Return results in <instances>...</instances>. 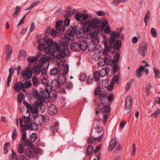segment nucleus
Instances as JSON below:
<instances>
[{
    "label": "nucleus",
    "instance_id": "f257e3e1",
    "mask_svg": "<svg viewBox=\"0 0 160 160\" xmlns=\"http://www.w3.org/2000/svg\"><path fill=\"white\" fill-rule=\"evenodd\" d=\"M108 24V21L104 19L101 22V25L98 27V30L95 31L91 33V50L94 51L95 49L96 46L99 42L98 38V33H103V28Z\"/></svg>",
    "mask_w": 160,
    "mask_h": 160
},
{
    "label": "nucleus",
    "instance_id": "f03ea898",
    "mask_svg": "<svg viewBox=\"0 0 160 160\" xmlns=\"http://www.w3.org/2000/svg\"><path fill=\"white\" fill-rule=\"evenodd\" d=\"M68 33H65L64 35L65 38L68 40H70L71 41L75 40V38L73 37L75 35L77 38H83L86 33L83 32L81 28H79V26L77 25H71L70 27L68 30Z\"/></svg>",
    "mask_w": 160,
    "mask_h": 160
},
{
    "label": "nucleus",
    "instance_id": "7ed1b4c3",
    "mask_svg": "<svg viewBox=\"0 0 160 160\" xmlns=\"http://www.w3.org/2000/svg\"><path fill=\"white\" fill-rule=\"evenodd\" d=\"M120 32H117L116 31H113L110 33L111 37L109 39V41L110 47H112L114 50L118 51L121 47V41L120 40H117L116 42L115 43V38H118L120 35Z\"/></svg>",
    "mask_w": 160,
    "mask_h": 160
},
{
    "label": "nucleus",
    "instance_id": "20e7f679",
    "mask_svg": "<svg viewBox=\"0 0 160 160\" xmlns=\"http://www.w3.org/2000/svg\"><path fill=\"white\" fill-rule=\"evenodd\" d=\"M88 15L84 13H81V23L82 25V27L81 28L83 33H87L88 34L90 33V20L88 19Z\"/></svg>",
    "mask_w": 160,
    "mask_h": 160
},
{
    "label": "nucleus",
    "instance_id": "39448f33",
    "mask_svg": "<svg viewBox=\"0 0 160 160\" xmlns=\"http://www.w3.org/2000/svg\"><path fill=\"white\" fill-rule=\"evenodd\" d=\"M67 78L66 76L62 73H59L58 75L57 79H54L52 80V82L55 81L54 83V86L56 87V89L59 88L60 87V85H63L66 82Z\"/></svg>",
    "mask_w": 160,
    "mask_h": 160
},
{
    "label": "nucleus",
    "instance_id": "423d86ee",
    "mask_svg": "<svg viewBox=\"0 0 160 160\" xmlns=\"http://www.w3.org/2000/svg\"><path fill=\"white\" fill-rule=\"evenodd\" d=\"M32 85V83L30 81H28L24 83H23L21 82H19L18 83H15L14 89L16 92H19L22 89H24L25 88H28Z\"/></svg>",
    "mask_w": 160,
    "mask_h": 160
},
{
    "label": "nucleus",
    "instance_id": "0eeeda50",
    "mask_svg": "<svg viewBox=\"0 0 160 160\" xmlns=\"http://www.w3.org/2000/svg\"><path fill=\"white\" fill-rule=\"evenodd\" d=\"M43 57L39 60V64L41 68H43V70L48 69L49 65V61L51 60L50 57H46L44 55H42Z\"/></svg>",
    "mask_w": 160,
    "mask_h": 160
},
{
    "label": "nucleus",
    "instance_id": "6e6552de",
    "mask_svg": "<svg viewBox=\"0 0 160 160\" xmlns=\"http://www.w3.org/2000/svg\"><path fill=\"white\" fill-rule=\"evenodd\" d=\"M148 48L147 43L145 42H142L138 48V52L141 56L144 57L147 53Z\"/></svg>",
    "mask_w": 160,
    "mask_h": 160
},
{
    "label": "nucleus",
    "instance_id": "1a4fd4ad",
    "mask_svg": "<svg viewBox=\"0 0 160 160\" xmlns=\"http://www.w3.org/2000/svg\"><path fill=\"white\" fill-rule=\"evenodd\" d=\"M38 100H36L35 102V103H33V107L32 106L29 109L31 110V113L32 114H38L39 112L38 110L39 107V106L40 107H42L43 106V104L42 102H38Z\"/></svg>",
    "mask_w": 160,
    "mask_h": 160
},
{
    "label": "nucleus",
    "instance_id": "9d476101",
    "mask_svg": "<svg viewBox=\"0 0 160 160\" xmlns=\"http://www.w3.org/2000/svg\"><path fill=\"white\" fill-rule=\"evenodd\" d=\"M99 109H100L102 112H109L110 108L108 102H100L97 104Z\"/></svg>",
    "mask_w": 160,
    "mask_h": 160
},
{
    "label": "nucleus",
    "instance_id": "9b49d317",
    "mask_svg": "<svg viewBox=\"0 0 160 160\" xmlns=\"http://www.w3.org/2000/svg\"><path fill=\"white\" fill-rule=\"evenodd\" d=\"M21 75L23 79L25 80L30 79L32 77V75L31 69L27 68L22 70L21 72Z\"/></svg>",
    "mask_w": 160,
    "mask_h": 160
},
{
    "label": "nucleus",
    "instance_id": "f8f14e48",
    "mask_svg": "<svg viewBox=\"0 0 160 160\" xmlns=\"http://www.w3.org/2000/svg\"><path fill=\"white\" fill-rule=\"evenodd\" d=\"M82 46V44L76 42H73L70 44V49L75 52H78L81 50Z\"/></svg>",
    "mask_w": 160,
    "mask_h": 160
},
{
    "label": "nucleus",
    "instance_id": "ddd939ff",
    "mask_svg": "<svg viewBox=\"0 0 160 160\" xmlns=\"http://www.w3.org/2000/svg\"><path fill=\"white\" fill-rule=\"evenodd\" d=\"M100 22V20L97 19H92V21H91V28L93 29H97V30H94L92 31L91 33L95 31H97L98 30V27Z\"/></svg>",
    "mask_w": 160,
    "mask_h": 160
},
{
    "label": "nucleus",
    "instance_id": "4468645a",
    "mask_svg": "<svg viewBox=\"0 0 160 160\" xmlns=\"http://www.w3.org/2000/svg\"><path fill=\"white\" fill-rule=\"evenodd\" d=\"M32 97L35 99H37L36 100H38V102H42L43 98L42 95L38 93L37 90L33 88L32 90Z\"/></svg>",
    "mask_w": 160,
    "mask_h": 160
},
{
    "label": "nucleus",
    "instance_id": "2eb2a0df",
    "mask_svg": "<svg viewBox=\"0 0 160 160\" xmlns=\"http://www.w3.org/2000/svg\"><path fill=\"white\" fill-rule=\"evenodd\" d=\"M43 40L45 42V43H46L47 45L46 47L52 48V45L55 42L53 39L50 38L48 36L45 35L44 37Z\"/></svg>",
    "mask_w": 160,
    "mask_h": 160
},
{
    "label": "nucleus",
    "instance_id": "dca6fc26",
    "mask_svg": "<svg viewBox=\"0 0 160 160\" xmlns=\"http://www.w3.org/2000/svg\"><path fill=\"white\" fill-rule=\"evenodd\" d=\"M118 144V141L116 138H113L110 141L108 147V150L111 151Z\"/></svg>",
    "mask_w": 160,
    "mask_h": 160
},
{
    "label": "nucleus",
    "instance_id": "f3484780",
    "mask_svg": "<svg viewBox=\"0 0 160 160\" xmlns=\"http://www.w3.org/2000/svg\"><path fill=\"white\" fill-rule=\"evenodd\" d=\"M132 98L130 96H128L126 99L125 105V108L127 109H130L132 107Z\"/></svg>",
    "mask_w": 160,
    "mask_h": 160
},
{
    "label": "nucleus",
    "instance_id": "a211bd4d",
    "mask_svg": "<svg viewBox=\"0 0 160 160\" xmlns=\"http://www.w3.org/2000/svg\"><path fill=\"white\" fill-rule=\"evenodd\" d=\"M61 44H58L56 42H55L52 46V51L53 52L56 53L58 52L60 53L61 48Z\"/></svg>",
    "mask_w": 160,
    "mask_h": 160
},
{
    "label": "nucleus",
    "instance_id": "6ab92c4d",
    "mask_svg": "<svg viewBox=\"0 0 160 160\" xmlns=\"http://www.w3.org/2000/svg\"><path fill=\"white\" fill-rule=\"evenodd\" d=\"M58 110L56 107L53 104L48 107V112L52 116L55 115L57 112Z\"/></svg>",
    "mask_w": 160,
    "mask_h": 160
},
{
    "label": "nucleus",
    "instance_id": "aec40b11",
    "mask_svg": "<svg viewBox=\"0 0 160 160\" xmlns=\"http://www.w3.org/2000/svg\"><path fill=\"white\" fill-rule=\"evenodd\" d=\"M33 66L34 67L33 68L32 67H28V68H30L32 71H34L35 73L36 74H37V75L39 74L41 72V66H40V64H39V65H38V64L37 63V65L36 66L35 65H33Z\"/></svg>",
    "mask_w": 160,
    "mask_h": 160
},
{
    "label": "nucleus",
    "instance_id": "412c9836",
    "mask_svg": "<svg viewBox=\"0 0 160 160\" xmlns=\"http://www.w3.org/2000/svg\"><path fill=\"white\" fill-rule=\"evenodd\" d=\"M99 88L104 89L106 88L108 85V82L107 80L103 79L98 82Z\"/></svg>",
    "mask_w": 160,
    "mask_h": 160
},
{
    "label": "nucleus",
    "instance_id": "4be33fe9",
    "mask_svg": "<svg viewBox=\"0 0 160 160\" xmlns=\"http://www.w3.org/2000/svg\"><path fill=\"white\" fill-rule=\"evenodd\" d=\"M24 154L28 157L32 159L34 158L35 156L33 152L29 148H27L25 150Z\"/></svg>",
    "mask_w": 160,
    "mask_h": 160
},
{
    "label": "nucleus",
    "instance_id": "5701e85b",
    "mask_svg": "<svg viewBox=\"0 0 160 160\" xmlns=\"http://www.w3.org/2000/svg\"><path fill=\"white\" fill-rule=\"evenodd\" d=\"M65 12H66V13L64 15V18H68L70 17L74 14L76 12L75 9H72V10L66 9Z\"/></svg>",
    "mask_w": 160,
    "mask_h": 160
},
{
    "label": "nucleus",
    "instance_id": "b1692460",
    "mask_svg": "<svg viewBox=\"0 0 160 160\" xmlns=\"http://www.w3.org/2000/svg\"><path fill=\"white\" fill-rule=\"evenodd\" d=\"M144 70V68L140 66V68L136 70V76L138 78L141 77L142 75V72Z\"/></svg>",
    "mask_w": 160,
    "mask_h": 160
},
{
    "label": "nucleus",
    "instance_id": "393cba45",
    "mask_svg": "<svg viewBox=\"0 0 160 160\" xmlns=\"http://www.w3.org/2000/svg\"><path fill=\"white\" fill-rule=\"evenodd\" d=\"M50 34L52 35L53 38H54L56 37L57 34L59 35L61 33V31L60 29H51L50 32Z\"/></svg>",
    "mask_w": 160,
    "mask_h": 160
},
{
    "label": "nucleus",
    "instance_id": "a878e982",
    "mask_svg": "<svg viewBox=\"0 0 160 160\" xmlns=\"http://www.w3.org/2000/svg\"><path fill=\"white\" fill-rule=\"evenodd\" d=\"M60 69L59 67H55L51 70L50 75H56L60 72Z\"/></svg>",
    "mask_w": 160,
    "mask_h": 160
},
{
    "label": "nucleus",
    "instance_id": "bb28decb",
    "mask_svg": "<svg viewBox=\"0 0 160 160\" xmlns=\"http://www.w3.org/2000/svg\"><path fill=\"white\" fill-rule=\"evenodd\" d=\"M32 140H29L28 139H27V141L25 142H23L24 145V146L28 145V147L31 149H34V145L32 143L33 142H31Z\"/></svg>",
    "mask_w": 160,
    "mask_h": 160
},
{
    "label": "nucleus",
    "instance_id": "cd10ccee",
    "mask_svg": "<svg viewBox=\"0 0 160 160\" xmlns=\"http://www.w3.org/2000/svg\"><path fill=\"white\" fill-rule=\"evenodd\" d=\"M91 57L93 60H98L100 57V54L97 51H95L93 52Z\"/></svg>",
    "mask_w": 160,
    "mask_h": 160
},
{
    "label": "nucleus",
    "instance_id": "c85d7f7f",
    "mask_svg": "<svg viewBox=\"0 0 160 160\" xmlns=\"http://www.w3.org/2000/svg\"><path fill=\"white\" fill-rule=\"evenodd\" d=\"M103 138V135L102 134L100 136L97 138H91V144L95 142L96 141H98V142H100L102 141V139Z\"/></svg>",
    "mask_w": 160,
    "mask_h": 160
},
{
    "label": "nucleus",
    "instance_id": "c756f323",
    "mask_svg": "<svg viewBox=\"0 0 160 160\" xmlns=\"http://www.w3.org/2000/svg\"><path fill=\"white\" fill-rule=\"evenodd\" d=\"M66 39L65 38H64L60 44L61 45H62V47L64 48L68 47L70 43L69 41L68 40Z\"/></svg>",
    "mask_w": 160,
    "mask_h": 160
},
{
    "label": "nucleus",
    "instance_id": "7c9ffc66",
    "mask_svg": "<svg viewBox=\"0 0 160 160\" xmlns=\"http://www.w3.org/2000/svg\"><path fill=\"white\" fill-rule=\"evenodd\" d=\"M21 9V8L20 6H17L15 9L14 12L13 13L12 16L13 17L18 18V13Z\"/></svg>",
    "mask_w": 160,
    "mask_h": 160
},
{
    "label": "nucleus",
    "instance_id": "2f4dec72",
    "mask_svg": "<svg viewBox=\"0 0 160 160\" xmlns=\"http://www.w3.org/2000/svg\"><path fill=\"white\" fill-rule=\"evenodd\" d=\"M62 71L64 74L67 73L69 71V67L68 64L63 63L62 64Z\"/></svg>",
    "mask_w": 160,
    "mask_h": 160
},
{
    "label": "nucleus",
    "instance_id": "473e14b6",
    "mask_svg": "<svg viewBox=\"0 0 160 160\" xmlns=\"http://www.w3.org/2000/svg\"><path fill=\"white\" fill-rule=\"evenodd\" d=\"M104 62L105 64L108 65L110 64L111 56L109 55H106L104 57Z\"/></svg>",
    "mask_w": 160,
    "mask_h": 160
},
{
    "label": "nucleus",
    "instance_id": "72a5a7b5",
    "mask_svg": "<svg viewBox=\"0 0 160 160\" xmlns=\"http://www.w3.org/2000/svg\"><path fill=\"white\" fill-rule=\"evenodd\" d=\"M81 42H82V44H84L85 46L84 47H83V46L81 47L82 50L83 51H85L88 48V50L90 52V49L88 47V44L87 43V41L86 40H82V41Z\"/></svg>",
    "mask_w": 160,
    "mask_h": 160
},
{
    "label": "nucleus",
    "instance_id": "f704fd0d",
    "mask_svg": "<svg viewBox=\"0 0 160 160\" xmlns=\"http://www.w3.org/2000/svg\"><path fill=\"white\" fill-rule=\"evenodd\" d=\"M10 143L8 142L5 143L3 147V153L4 154H6L8 152V149L10 147Z\"/></svg>",
    "mask_w": 160,
    "mask_h": 160
},
{
    "label": "nucleus",
    "instance_id": "c9c22d12",
    "mask_svg": "<svg viewBox=\"0 0 160 160\" xmlns=\"http://www.w3.org/2000/svg\"><path fill=\"white\" fill-rule=\"evenodd\" d=\"M41 116H42V118L40 117H38V120L39 121L38 123L39 126H40L42 125V122L44 123L45 122V121L46 120V118L43 115H41Z\"/></svg>",
    "mask_w": 160,
    "mask_h": 160
},
{
    "label": "nucleus",
    "instance_id": "e433bc0d",
    "mask_svg": "<svg viewBox=\"0 0 160 160\" xmlns=\"http://www.w3.org/2000/svg\"><path fill=\"white\" fill-rule=\"evenodd\" d=\"M99 74L101 77L103 78L106 75L107 73V68H102L100 70Z\"/></svg>",
    "mask_w": 160,
    "mask_h": 160
},
{
    "label": "nucleus",
    "instance_id": "4c0bfd02",
    "mask_svg": "<svg viewBox=\"0 0 160 160\" xmlns=\"http://www.w3.org/2000/svg\"><path fill=\"white\" fill-rule=\"evenodd\" d=\"M112 66H113V71L112 72L115 74L117 71L118 69H119V67L118 66V64L114 62V61L112 62Z\"/></svg>",
    "mask_w": 160,
    "mask_h": 160
},
{
    "label": "nucleus",
    "instance_id": "58836bf2",
    "mask_svg": "<svg viewBox=\"0 0 160 160\" xmlns=\"http://www.w3.org/2000/svg\"><path fill=\"white\" fill-rule=\"evenodd\" d=\"M38 59L36 57L30 56L28 57V60L29 63H33L37 62Z\"/></svg>",
    "mask_w": 160,
    "mask_h": 160
},
{
    "label": "nucleus",
    "instance_id": "ea45409f",
    "mask_svg": "<svg viewBox=\"0 0 160 160\" xmlns=\"http://www.w3.org/2000/svg\"><path fill=\"white\" fill-rule=\"evenodd\" d=\"M107 95L106 93L101 94L99 96L98 99L100 101L103 102L106 98Z\"/></svg>",
    "mask_w": 160,
    "mask_h": 160
},
{
    "label": "nucleus",
    "instance_id": "a19ab883",
    "mask_svg": "<svg viewBox=\"0 0 160 160\" xmlns=\"http://www.w3.org/2000/svg\"><path fill=\"white\" fill-rule=\"evenodd\" d=\"M150 13L148 11L144 19V22H145V26H146L147 24V22L150 17Z\"/></svg>",
    "mask_w": 160,
    "mask_h": 160
},
{
    "label": "nucleus",
    "instance_id": "79ce46f5",
    "mask_svg": "<svg viewBox=\"0 0 160 160\" xmlns=\"http://www.w3.org/2000/svg\"><path fill=\"white\" fill-rule=\"evenodd\" d=\"M22 119L24 120V122L25 123H28L31 122L32 119H31L29 117H26L23 115L22 117Z\"/></svg>",
    "mask_w": 160,
    "mask_h": 160
},
{
    "label": "nucleus",
    "instance_id": "37998d69",
    "mask_svg": "<svg viewBox=\"0 0 160 160\" xmlns=\"http://www.w3.org/2000/svg\"><path fill=\"white\" fill-rule=\"evenodd\" d=\"M120 58V54L119 52H116L114 56V60L113 61H114V62L117 63L119 61Z\"/></svg>",
    "mask_w": 160,
    "mask_h": 160
},
{
    "label": "nucleus",
    "instance_id": "c03bdc74",
    "mask_svg": "<svg viewBox=\"0 0 160 160\" xmlns=\"http://www.w3.org/2000/svg\"><path fill=\"white\" fill-rule=\"evenodd\" d=\"M154 74L155 77L157 78H160V70L154 68Z\"/></svg>",
    "mask_w": 160,
    "mask_h": 160
},
{
    "label": "nucleus",
    "instance_id": "a18cd8bd",
    "mask_svg": "<svg viewBox=\"0 0 160 160\" xmlns=\"http://www.w3.org/2000/svg\"><path fill=\"white\" fill-rule=\"evenodd\" d=\"M81 13L80 12L78 11L74 16V17L77 21H79L81 20Z\"/></svg>",
    "mask_w": 160,
    "mask_h": 160
},
{
    "label": "nucleus",
    "instance_id": "49530a36",
    "mask_svg": "<svg viewBox=\"0 0 160 160\" xmlns=\"http://www.w3.org/2000/svg\"><path fill=\"white\" fill-rule=\"evenodd\" d=\"M100 75L98 72L95 71L94 73V77L95 80L96 81H99L100 80Z\"/></svg>",
    "mask_w": 160,
    "mask_h": 160
},
{
    "label": "nucleus",
    "instance_id": "de8ad7c7",
    "mask_svg": "<svg viewBox=\"0 0 160 160\" xmlns=\"http://www.w3.org/2000/svg\"><path fill=\"white\" fill-rule=\"evenodd\" d=\"M24 97V95L23 93L20 92L18 94V101L19 103H21L22 101V99Z\"/></svg>",
    "mask_w": 160,
    "mask_h": 160
},
{
    "label": "nucleus",
    "instance_id": "09e8293b",
    "mask_svg": "<svg viewBox=\"0 0 160 160\" xmlns=\"http://www.w3.org/2000/svg\"><path fill=\"white\" fill-rule=\"evenodd\" d=\"M32 81L33 85L36 86L38 85V78L36 76H33L32 78Z\"/></svg>",
    "mask_w": 160,
    "mask_h": 160
},
{
    "label": "nucleus",
    "instance_id": "8fccbe9b",
    "mask_svg": "<svg viewBox=\"0 0 160 160\" xmlns=\"http://www.w3.org/2000/svg\"><path fill=\"white\" fill-rule=\"evenodd\" d=\"M46 47V45L45 43H41L39 44L38 46V49L39 51H43Z\"/></svg>",
    "mask_w": 160,
    "mask_h": 160
},
{
    "label": "nucleus",
    "instance_id": "3c124183",
    "mask_svg": "<svg viewBox=\"0 0 160 160\" xmlns=\"http://www.w3.org/2000/svg\"><path fill=\"white\" fill-rule=\"evenodd\" d=\"M28 124H25L21 127V132H26L28 129Z\"/></svg>",
    "mask_w": 160,
    "mask_h": 160
},
{
    "label": "nucleus",
    "instance_id": "603ef678",
    "mask_svg": "<svg viewBox=\"0 0 160 160\" xmlns=\"http://www.w3.org/2000/svg\"><path fill=\"white\" fill-rule=\"evenodd\" d=\"M87 78V76L85 73H81V75L79 77V79L81 81H85Z\"/></svg>",
    "mask_w": 160,
    "mask_h": 160
},
{
    "label": "nucleus",
    "instance_id": "864d4df0",
    "mask_svg": "<svg viewBox=\"0 0 160 160\" xmlns=\"http://www.w3.org/2000/svg\"><path fill=\"white\" fill-rule=\"evenodd\" d=\"M134 81V80L133 79H131L129 80L126 86V88L127 91H128L130 88V86L132 85V83Z\"/></svg>",
    "mask_w": 160,
    "mask_h": 160
},
{
    "label": "nucleus",
    "instance_id": "5fc2aeb1",
    "mask_svg": "<svg viewBox=\"0 0 160 160\" xmlns=\"http://www.w3.org/2000/svg\"><path fill=\"white\" fill-rule=\"evenodd\" d=\"M19 54L20 57L24 58L27 56V53L26 51L24 50H20L19 51Z\"/></svg>",
    "mask_w": 160,
    "mask_h": 160
},
{
    "label": "nucleus",
    "instance_id": "6e6d98bb",
    "mask_svg": "<svg viewBox=\"0 0 160 160\" xmlns=\"http://www.w3.org/2000/svg\"><path fill=\"white\" fill-rule=\"evenodd\" d=\"M17 136L18 133H17V130L16 128H14L12 132V140H15Z\"/></svg>",
    "mask_w": 160,
    "mask_h": 160
},
{
    "label": "nucleus",
    "instance_id": "4d7b16f0",
    "mask_svg": "<svg viewBox=\"0 0 160 160\" xmlns=\"http://www.w3.org/2000/svg\"><path fill=\"white\" fill-rule=\"evenodd\" d=\"M63 23V21L62 20L58 21L56 23L55 28L56 29H59L60 27L61 26Z\"/></svg>",
    "mask_w": 160,
    "mask_h": 160
},
{
    "label": "nucleus",
    "instance_id": "13d9d810",
    "mask_svg": "<svg viewBox=\"0 0 160 160\" xmlns=\"http://www.w3.org/2000/svg\"><path fill=\"white\" fill-rule=\"evenodd\" d=\"M33 151L36 154L41 155L42 153V150L40 148H34L33 149Z\"/></svg>",
    "mask_w": 160,
    "mask_h": 160
},
{
    "label": "nucleus",
    "instance_id": "bf43d9fd",
    "mask_svg": "<svg viewBox=\"0 0 160 160\" xmlns=\"http://www.w3.org/2000/svg\"><path fill=\"white\" fill-rule=\"evenodd\" d=\"M24 150L25 148L23 145L21 144H19L18 149V152L20 154H22L24 152Z\"/></svg>",
    "mask_w": 160,
    "mask_h": 160
},
{
    "label": "nucleus",
    "instance_id": "052dcab7",
    "mask_svg": "<svg viewBox=\"0 0 160 160\" xmlns=\"http://www.w3.org/2000/svg\"><path fill=\"white\" fill-rule=\"evenodd\" d=\"M66 88L68 89H70L73 87V84L71 82H66Z\"/></svg>",
    "mask_w": 160,
    "mask_h": 160
},
{
    "label": "nucleus",
    "instance_id": "680f3d73",
    "mask_svg": "<svg viewBox=\"0 0 160 160\" xmlns=\"http://www.w3.org/2000/svg\"><path fill=\"white\" fill-rule=\"evenodd\" d=\"M160 112V109L159 108L157 109L156 111L154 112V113L151 114V116L154 118H156L158 117V115Z\"/></svg>",
    "mask_w": 160,
    "mask_h": 160
},
{
    "label": "nucleus",
    "instance_id": "e2e57ef3",
    "mask_svg": "<svg viewBox=\"0 0 160 160\" xmlns=\"http://www.w3.org/2000/svg\"><path fill=\"white\" fill-rule=\"evenodd\" d=\"M54 83H55V81L52 82V81L51 82V89L50 90V92H51L53 90L55 92H56V91L55 90L56 89V87L54 86Z\"/></svg>",
    "mask_w": 160,
    "mask_h": 160
},
{
    "label": "nucleus",
    "instance_id": "0e129e2a",
    "mask_svg": "<svg viewBox=\"0 0 160 160\" xmlns=\"http://www.w3.org/2000/svg\"><path fill=\"white\" fill-rule=\"evenodd\" d=\"M118 146L116 149L114 151L113 153L115 154H118L119 153V151L122 150V146L118 144L117 145Z\"/></svg>",
    "mask_w": 160,
    "mask_h": 160
},
{
    "label": "nucleus",
    "instance_id": "69168bd1",
    "mask_svg": "<svg viewBox=\"0 0 160 160\" xmlns=\"http://www.w3.org/2000/svg\"><path fill=\"white\" fill-rule=\"evenodd\" d=\"M106 44H105V48L104 49L103 52V54L106 55H109L108 54L110 52V49L108 47H106Z\"/></svg>",
    "mask_w": 160,
    "mask_h": 160
},
{
    "label": "nucleus",
    "instance_id": "338daca9",
    "mask_svg": "<svg viewBox=\"0 0 160 160\" xmlns=\"http://www.w3.org/2000/svg\"><path fill=\"white\" fill-rule=\"evenodd\" d=\"M10 46L9 45H7L5 47V51L6 53H12V50L10 48Z\"/></svg>",
    "mask_w": 160,
    "mask_h": 160
},
{
    "label": "nucleus",
    "instance_id": "774afa93",
    "mask_svg": "<svg viewBox=\"0 0 160 160\" xmlns=\"http://www.w3.org/2000/svg\"><path fill=\"white\" fill-rule=\"evenodd\" d=\"M42 83L44 85H46L48 83L49 84V81L48 79H47V78L43 77L41 81Z\"/></svg>",
    "mask_w": 160,
    "mask_h": 160
}]
</instances>
